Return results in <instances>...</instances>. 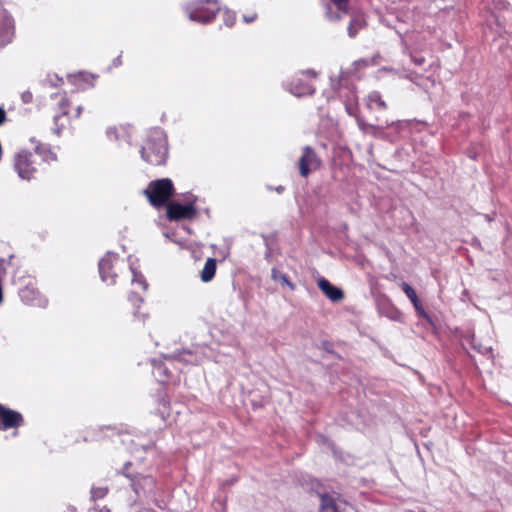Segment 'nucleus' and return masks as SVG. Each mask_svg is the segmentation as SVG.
I'll use <instances>...</instances> for the list:
<instances>
[{
    "label": "nucleus",
    "mask_w": 512,
    "mask_h": 512,
    "mask_svg": "<svg viewBox=\"0 0 512 512\" xmlns=\"http://www.w3.org/2000/svg\"><path fill=\"white\" fill-rule=\"evenodd\" d=\"M7 119V115H6V112L5 110L0 107V125H2Z\"/></svg>",
    "instance_id": "26"
},
{
    "label": "nucleus",
    "mask_w": 512,
    "mask_h": 512,
    "mask_svg": "<svg viewBox=\"0 0 512 512\" xmlns=\"http://www.w3.org/2000/svg\"><path fill=\"white\" fill-rule=\"evenodd\" d=\"M15 168L19 176L23 179H30L35 172L32 156L28 153L21 152L15 158Z\"/></svg>",
    "instance_id": "5"
},
{
    "label": "nucleus",
    "mask_w": 512,
    "mask_h": 512,
    "mask_svg": "<svg viewBox=\"0 0 512 512\" xmlns=\"http://www.w3.org/2000/svg\"><path fill=\"white\" fill-rule=\"evenodd\" d=\"M216 268H217V262H216V259L215 258H208L205 265H204V268L201 272V280L203 282H209L213 279V277L215 276V273H216Z\"/></svg>",
    "instance_id": "15"
},
{
    "label": "nucleus",
    "mask_w": 512,
    "mask_h": 512,
    "mask_svg": "<svg viewBox=\"0 0 512 512\" xmlns=\"http://www.w3.org/2000/svg\"><path fill=\"white\" fill-rule=\"evenodd\" d=\"M401 287H402V290L404 291V293L407 295V297L411 300V302L413 303V306L415 307L416 311L425 316L426 313L423 309V306L417 296V293L415 291V289L409 285L407 282H403L401 284Z\"/></svg>",
    "instance_id": "12"
},
{
    "label": "nucleus",
    "mask_w": 512,
    "mask_h": 512,
    "mask_svg": "<svg viewBox=\"0 0 512 512\" xmlns=\"http://www.w3.org/2000/svg\"><path fill=\"white\" fill-rule=\"evenodd\" d=\"M100 512H110L108 509H101Z\"/></svg>",
    "instance_id": "29"
},
{
    "label": "nucleus",
    "mask_w": 512,
    "mask_h": 512,
    "mask_svg": "<svg viewBox=\"0 0 512 512\" xmlns=\"http://www.w3.org/2000/svg\"><path fill=\"white\" fill-rule=\"evenodd\" d=\"M14 36L13 21L9 17H4L0 22V47L10 43Z\"/></svg>",
    "instance_id": "10"
},
{
    "label": "nucleus",
    "mask_w": 512,
    "mask_h": 512,
    "mask_svg": "<svg viewBox=\"0 0 512 512\" xmlns=\"http://www.w3.org/2000/svg\"><path fill=\"white\" fill-rule=\"evenodd\" d=\"M108 493L107 487H93L91 489V498L93 500L102 499L104 498Z\"/></svg>",
    "instance_id": "19"
},
{
    "label": "nucleus",
    "mask_w": 512,
    "mask_h": 512,
    "mask_svg": "<svg viewBox=\"0 0 512 512\" xmlns=\"http://www.w3.org/2000/svg\"><path fill=\"white\" fill-rule=\"evenodd\" d=\"M4 406L0 404V410L3 408Z\"/></svg>",
    "instance_id": "31"
},
{
    "label": "nucleus",
    "mask_w": 512,
    "mask_h": 512,
    "mask_svg": "<svg viewBox=\"0 0 512 512\" xmlns=\"http://www.w3.org/2000/svg\"><path fill=\"white\" fill-rule=\"evenodd\" d=\"M130 465V463H126L125 464V469H127V467Z\"/></svg>",
    "instance_id": "30"
},
{
    "label": "nucleus",
    "mask_w": 512,
    "mask_h": 512,
    "mask_svg": "<svg viewBox=\"0 0 512 512\" xmlns=\"http://www.w3.org/2000/svg\"><path fill=\"white\" fill-rule=\"evenodd\" d=\"M79 76L86 82H93L96 79V76L90 73H80Z\"/></svg>",
    "instance_id": "23"
},
{
    "label": "nucleus",
    "mask_w": 512,
    "mask_h": 512,
    "mask_svg": "<svg viewBox=\"0 0 512 512\" xmlns=\"http://www.w3.org/2000/svg\"><path fill=\"white\" fill-rule=\"evenodd\" d=\"M355 69H361L368 66V62L366 60H359L354 63Z\"/></svg>",
    "instance_id": "25"
},
{
    "label": "nucleus",
    "mask_w": 512,
    "mask_h": 512,
    "mask_svg": "<svg viewBox=\"0 0 512 512\" xmlns=\"http://www.w3.org/2000/svg\"><path fill=\"white\" fill-rule=\"evenodd\" d=\"M111 266L110 262L108 260H101L99 263V269L102 274V278L105 280L106 276L104 275V272L106 269H109Z\"/></svg>",
    "instance_id": "22"
},
{
    "label": "nucleus",
    "mask_w": 512,
    "mask_h": 512,
    "mask_svg": "<svg viewBox=\"0 0 512 512\" xmlns=\"http://www.w3.org/2000/svg\"><path fill=\"white\" fill-rule=\"evenodd\" d=\"M366 25V22L362 16L354 17L348 27V33L351 37H354L360 29Z\"/></svg>",
    "instance_id": "17"
},
{
    "label": "nucleus",
    "mask_w": 512,
    "mask_h": 512,
    "mask_svg": "<svg viewBox=\"0 0 512 512\" xmlns=\"http://www.w3.org/2000/svg\"><path fill=\"white\" fill-rule=\"evenodd\" d=\"M390 124L391 123L389 121H385V122L380 123V124H369L368 128L372 129V130H383V129L389 127Z\"/></svg>",
    "instance_id": "21"
},
{
    "label": "nucleus",
    "mask_w": 512,
    "mask_h": 512,
    "mask_svg": "<svg viewBox=\"0 0 512 512\" xmlns=\"http://www.w3.org/2000/svg\"><path fill=\"white\" fill-rule=\"evenodd\" d=\"M209 8L205 12H192L190 18L200 22H208L215 17L218 10L216 2H209Z\"/></svg>",
    "instance_id": "13"
},
{
    "label": "nucleus",
    "mask_w": 512,
    "mask_h": 512,
    "mask_svg": "<svg viewBox=\"0 0 512 512\" xmlns=\"http://www.w3.org/2000/svg\"><path fill=\"white\" fill-rule=\"evenodd\" d=\"M303 74L311 78H315L317 76V73L313 70H306L303 72Z\"/></svg>",
    "instance_id": "27"
},
{
    "label": "nucleus",
    "mask_w": 512,
    "mask_h": 512,
    "mask_svg": "<svg viewBox=\"0 0 512 512\" xmlns=\"http://www.w3.org/2000/svg\"><path fill=\"white\" fill-rule=\"evenodd\" d=\"M271 277L274 281H281L282 284L287 285L291 290L295 289V285L289 281L288 277L275 268L272 269Z\"/></svg>",
    "instance_id": "18"
},
{
    "label": "nucleus",
    "mask_w": 512,
    "mask_h": 512,
    "mask_svg": "<svg viewBox=\"0 0 512 512\" xmlns=\"http://www.w3.org/2000/svg\"><path fill=\"white\" fill-rule=\"evenodd\" d=\"M0 420L1 426L5 430L13 428L17 429L24 423V418L21 413L6 407H3L0 410Z\"/></svg>",
    "instance_id": "6"
},
{
    "label": "nucleus",
    "mask_w": 512,
    "mask_h": 512,
    "mask_svg": "<svg viewBox=\"0 0 512 512\" xmlns=\"http://www.w3.org/2000/svg\"><path fill=\"white\" fill-rule=\"evenodd\" d=\"M319 289L333 302H339L344 298V292L333 286L327 279L321 278L317 282Z\"/></svg>",
    "instance_id": "9"
},
{
    "label": "nucleus",
    "mask_w": 512,
    "mask_h": 512,
    "mask_svg": "<svg viewBox=\"0 0 512 512\" xmlns=\"http://www.w3.org/2000/svg\"><path fill=\"white\" fill-rule=\"evenodd\" d=\"M82 111H83V107L81 105H79L76 110H75V115L74 117L75 118H79L82 114Z\"/></svg>",
    "instance_id": "28"
},
{
    "label": "nucleus",
    "mask_w": 512,
    "mask_h": 512,
    "mask_svg": "<svg viewBox=\"0 0 512 512\" xmlns=\"http://www.w3.org/2000/svg\"><path fill=\"white\" fill-rule=\"evenodd\" d=\"M320 512H339L334 499L329 495L323 494L321 496Z\"/></svg>",
    "instance_id": "16"
},
{
    "label": "nucleus",
    "mask_w": 512,
    "mask_h": 512,
    "mask_svg": "<svg viewBox=\"0 0 512 512\" xmlns=\"http://www.w3.org/2000/svg\"><path fill=\"white\" fill-rule=\"evenodd\" d=\"M298 165L300 175L306 178L312 171L320 169L322 161L311 146H305L302 151V156L298 161Z\"/></svg>",
    "instance_id": "2"
},
{
    "label": "nucleus",
    "mask_w": 512,
    "mask_h": 512,
    "mask_svg": "<svg viewBox=\"0 0 512 512\" xmlns=\"http://www.w3.org/2000/svg\"><path fill=\"white\" fill-rule=\"evenodd\" d=\"M290 91L294 95L301 97L313 94L314 87L310 84L303 82L302 79H297L291 84Z\"/></svg>",
    "instance_id": "14"
},
{
    "label": "nucleus",
    "mask_w": 512,
    "mask_h": 512,
    "mask_svg": "<svg viewBox=\"0 0 512 512\" xmlns=\"http://www.w3.org/2000/svg\"><path fill=\"white\" fill-rule=\"evenodd\" d=\"M349 0H330L326 4V16L329 20H339L348 13Z\"/></svg>",
    "instance_id": "8"
},
{
    "label": "nucleus",
    "mask_w": 512,
    "mask_h": 512,
    "mask_svg": "<svg viewBox=\"0 0 512 512\" xmlns=\"http://www.w3.org/2000/svg\"><path fill=\"white\" fill-rule=\"evenodd\" d=\"M195 215L196 210L192 204L170 203L167 206V217L171 221L192 219Z\"/></svg>",
    "instance_id": "4"
},
{
    "label": "nucleus",
    "mask_w": 512,
    "mask_h": 512,
    "mask_svg": "<svg viewBox=\"0 0 512 512\" xmlns=\"http://www.w3.org/2000/svg\"><path fill=\"white\" fill-rule=\"evenodd\" d=\"M56 98H58V107L61 112V115H55L54 120L56 123V133L60 134L61 129L64 127V123L59 124V121L62 117L68 116V110L70 107V101L64 96V95H57Z\"/></svg>",
    "instance_id": "11"
},
{
    "label": "nucleus",
    "mask_w": 512,
    "mask_h": 512,
    "mask_svg": "<svg viewBox=\"0 0 512 512\" xmlns=\"http://www.w3.org/2000/svg\"><path fill=\"white\" fill-rule=\"evenodd\" d=\"M142 157L152 165H161L166 160L167 149L163 143L158 146L149 143L141 150Z\"/></svg>",
    "instance_id": "3"
},
{
    "label": "nucleus",
    "mask_w": 512,
    "mask_h": 512,
    "mask_svg": "<svg viewBox=\"0 0 512 512\" xmlns=\"http://www.w3.org/2000/svg\"><path fill=\"white\" fill-rule=\"evenodd\" d=\"M124 475L131 480L133 489L137 494L152 491L155 486V479L150 475H130L128 473H124Z\"/></svg>",
    "instance_id": "7"
},
{
    "label": "nucleus",
    "mask_w": 512,
    "mask_h": 512,
    "mask_svg": "<svg viewBox=\"0 0 512 512\" xmlns=\"http://www.w3.org/2000/svg\"><path fill=\"white\" fill-rule=\"evenodd\" d=\"M369 101L374 102L381 109L386 108V103L381 99L380 94L377 92H374L371 95H369Z\"/></svg>",
    "instance_id": "20"
},
{
    "label": "nucleus",
    "mask_w": 512,
    "mask_h": 512,
    "mask_svg": "<svg viewBox=\"0 0 512 512\" xmlns=\"http://www.w3.org/2000/svg\"><path fill=\"white\" fill-rule=\"evenodd\" d=\"M411 58H412V61H413L417 66H422V65L425 63V58H424L423 56L411 55Z\"/></svg>",
    "instance_id": "24"
},
{
    "label": "nucleus",
    "mask_w": 512,
    "mask_h": 512,
    "mask_svg": "<svg viewBox=\"0 0 512 512\" xmlns=\"http://www.w3.org/2000/svg\"><path fill=\"white\" fill-rule=\"evenodd\" d=\"M144 194L148 198L150 204L154 207H162L166 205L174 194V186L170 179L163 178L151 181Z\"/></svg>",
    "instance_id": "1"
}]
</instances>
